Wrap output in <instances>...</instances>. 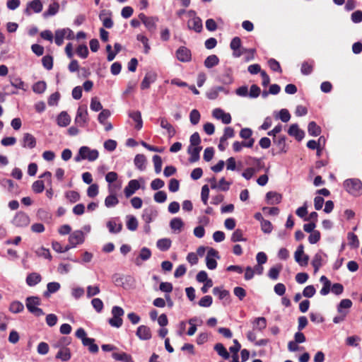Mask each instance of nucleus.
<instances>
[{
  "mask_svg": "<svg viewBox=\"0 0 362 362\" xmlns=\"http://www.w3.org/2000/svg\"><path fill=\"white\" fill-rule=\"evenodd\" d=\"M343 185L346 191L354 197H359L362 194V182L359 179H347L344 182Z\"/></svg>",
  "mask_w": 362,
  "mask_h": 362,
  "instance_id": "1",
  "label": "nucleus"
},
{
  "mask_svg": "<svg viewBox=\"0 0 362 362\" xmlns=\"http://www.w3.org/2000/svg\"><path fill=\"white\" fill-rule=\"evenodd\" d=\"M352 301L350 299H343L337 306L338 315L333 318V322L339 324L345 320L349 313V309L352 306Z\"/></svg>",
  "mask_w": 362,
  "mask_h": 362,
  "instance_id": "2",
  "label": "nucleus"
},
{
  "mask_svg": "<svg viewBox=\"0 0 362 362\" xmlns=\"http://www.w3.org/2000/svg\"><path fill=\"white\" fill-rule=\"evenodd\" d=\"M41 304V300L37 296H30L25 300V305L28 310L36 317L45 315L43 310L38 308Z\"/></svg>",
  "mask_w": 362,
  "mask_h": 362,
  "instance_id": "3",
  "label": "nucleus"
},
{
  "mask_svg": "<svg viewBox=\"0 0 362 362\" xmlns=\"http://www.w3.org/2000/svg\"><path fill=\"white\" fill-rule=\"evenodd\" d=\"M99 156V153L95 149H90L89 147L83 146L79 148L78 155L74 160L78 162L81 160H88L89 161L95 160Z\"/></svg>",
  "mask_w": 362,
  "mask_h": 362,
  "instance_id": "4",
  "label": "nucleus"
},
{
  "mask_svg": "<svg viewBox=\"0 0 362 362\" xmlns=\"http://www.w3.org/2000/svg\"><path fill=\"white\" fill-rule=\"evenodd\" d=\"M74 122L80 127H84L88 125L89 117L86 105H80L78 107Z\"/></svg>",
  "mask_w": 362,
  "mask_h": 362,
  "instance_id": "5",
  "label": "nucleus"
},
{
  "mask_svg": "<svg viewBox=\"0 0 362 362\" xmlns=\"http://www.w3.org/2000/svg\"><path fill=\"white\" fill-rule=\"evenodd\" d=\"M29 216L23 211H18L14 216L12 223L18 228H25L30 224Z\"/></svg>",
  "mask_w": 362,
  "mask_h": 362,
  "instance_id": "6",
  "label": "nucleus"
},
{
  "mask_svg": "<svg viewBox=\"0 0 362 362\" xmlns=\"http://www.w3.org/2000/svg\"><path fill=\"white\" fill-rule=\"evenodd\" d=\"M214 257H216L217 259L220 258L218 252L216 250L211 247L209 249L206 257V264L209 269L213 270L215 269L217 267V262Z\"/></svg>",
  "mask_w": 362,
  "mask_h": 362,
  "instance_id": "7",
  "label": "nucleus"
},
{
  "mask_svg": "<svg viewBox=\"0 0 362 362\" xmlns=\"http://www.w3.org/2000/svg\"><path fill=\"white\" fill-rule=\"evenodd\" d=\"M295 260L300 266H306L308 264L309 257L308 255L304 254V246L300 245L294 254Z\"/></svg>",
  "mask_w": 362,
  "mask_h": 362,
  "instance_id": "8",
  "label": "nucleus"
},
{
  "mask_svg": "<svg viewBox=\"0 0 362 362\" xmlns=\"http://www.w3.org/2000/svg\"><path fill=\"white\" fill-rule=\"evenodd\" d=\"M85 240L84 233L81 230H75L69 237V245L71 247H76L77 245L82 244Z\"/></svg>",
  "mask_w": 362,
  "mask_h": 362,
  "instance_id": "9",
  "label": "nucleus"
},
{
  "mask_svg": "<svg viewBox=\"0 0 362 362\" xmlns=\"http://www.w3.org/2000/svg\"><path fill=\"white\" fill-rule=\"evenodd\" d=\"M212 115L217 119H221L223 124H228L231 122V116L229 113L225 112L220 108H216L212 112Z\"/></svg>",
  "mask_w": 362,
  "mask_h": 362,
  "instance_id": "10",
  "label": "nucleus"
},
{
  "mask_svg": "<svg viewBox=\"0 0 362 362\" xmlns=\"http://www.w3.org/2000/svg\"><path fill=\"white\" fill-rule=\"evenodd\" d=\"M176 56L177 59L182 62H189L192 58L191 51L184 46L180 47L176 51Z\"/></svg>",
  "mask_w": 362,
  "mask_h": 362,
  "instance_id": "11",
  "label": "nucleus"
},
{
  "mask_svg": "<svg viewBox=\"0 0 362 362\" xmlns=\"http://www.w3.org/2000/svg\"><path fill=\"white\" fill-rule=\"evenodd\" d=\"M288 134L295 137V139L300 141H301L304 136H305V132L302 129H300L297 124H293L290 126Z\"/></svg>",
  "mask_w": 362,
  "mask_h": 362,
  "instance_id": "12",
  "label": "nucleus"
},
{
  "mask_svg": "<svg viewBox=\"0 0 362 362\" xmlns=\"http://www.w3.org/2000/svg\"><path fill=\"white\" fill-rule=\"evenodd\" d=\"M36 139L30 133H25L22 139V146L23 148H33L36 146Z\"/></svg>",
  "mask_w": 362,
  "mask_h": 362,
  "instance_id": "13",
  "label": "nucleus"
},
{
  "mask_svg": "<svg viewBox=\"0 0 362 362\" xmlns=\"http://www.w3.org/2000/svg\"><path fill=\"white\" fill-rule=\"evenodd\" d=\"M140 188L139 182L137 180H131L127 186L124 189L126 197H129L135 193L136 190Z\"/></svg>",
  "mask_w": 362,
  "mask_h": 362,
  "instance_id": "14",
  "label": "nucleus"
},
{
  "mask_svg": "<svg viewBox=\"0 0 362 362\" xmlns=\"http://www.w3.org/2000/svg\"><path fill=\"white\" fill-rule=\"evenodd\" d=\"M202 146H189L187 148V153L190 156L189 158V162L191 163L198 161L200 158V151H202Z\"/></svg>",
  "mask_w": 362,
  "mask_h": 362,
  "instance_id": "15",
  "label": "nucleus"
},
{
  "mask_svg": "<svg viewBox=\"0 0 362 362\" xmlns=\"http://www.w3.org/2000/svg\"><path fill=\"white\" fill-rule=\"evenodd\" d=\"M136 334L141 340H148L151 338V331L146 325H140L137 328Z\"/></svg>",
  "mask_w": 362,
  "mask_h": 362,
  "instance_id": "16",
  "label": "nucleus"
},
{
  "mask_svg": "<svg viewBox=\"0 0 362 362\" xmlns=\"http://www.w3.org/2000/svg\"><path fill=\"white\" fill-rule=\"evenodd\" d=\"M187 27L189 30H193L197 33H200L203 28L202 21L200 18L194 16L188 21Z\"/></svg>",
  "mask_w": 362,
  "mask_h": 362,
  "instance_id": "17",
  "label": "nucleus"
},
{
  "mask_svg": "<svg viewBox=\"0 0 362 362\" xmlns=\"http://www.w3.org/2000/svg\"><path fill=\"white\" fill-rule=\"evenodd\" d=\"M157 75L153 72H148L146 74L142 82L141 83V88L142 90L149 88L151 84L156 81Z\"/></svg>",
  "mask_w": 362,
  "mask_h": 362,
  "instance_id": "18",
  "label": "nucleus"
},
{
  "mask_svg": "<svg viewBox=\"0 0 362 362\" xmlns=\"http://www.w3.org/2000/svg\"><path fill=\"white\" fill-rule=\"evenodd\" d=\"M230 47V49L233 51V57H239L242 55V52L240 51V48L241 47V40L239 37H235L232 39Z\"/></svg>",
  "mask_w": 362,
  "mask_h": 362,
  "instance_id": "19",
  "label": "nucleus"
},
{
  "mask_svg": "<svg viewBox=\"0 0 362 362\" xmlns=\"http://www.w3.org/2000/svg\"><path fill=\"white\" fill-rule=\"evenodd\" d=\"M111 13L103 10L99 14V18L103 21V25L106 28H111L113 26V21L110 17Z\"/></svg>",
  "mask_w": 362,
  "mask_h": 362,
  "instance_id": "20",
  "label": "nucleus"
},
{
  "mask_svg": "<svg viewBox=\"0 0 362 362\" xmlns=\"http://www.w3.org/2000/svg\"><path fill=\"white\" fill-rule=\"evenodd\" d=\"M286 137L285 136H279L277 138H273V142L276 145L279 153H286L288 147L286 143Z\"/></svg>",
  "mask_w": 362,
  "mask_h": 362,
  "instance_id": "21",
  "label": "nucleus"
},
{
  "mask_svg": "<svg viewBox=\"0 0 362 362\" xmlns=\"http://www.w3.org/2000/svg\"><path fill=\"white\" fill-rule=\"evenodd\" d=\"M266 199L269 204H276L281 202L282 196L281 194L276 192H269L266 194Z\"/></svg>",
  "mask_w": 362,
  "mask_h": 362,
  "instance_id": "22",
  "label": "nucleus"
},
{
  "mask_svg": "<svg viewBox=\"0 0 362 362\" xmlns=\"http://www.w3.org/2000/svg\"><path fill=\"white\" fill-rule=\"evenodd\" d=\"M158 212L153 209H146L144 210L142 218L146 223L148 224L157 216Z\"/></svg>",
  "mask_w": 362,
  "mask_h": 362,
  "instance_id": "23",
  "label": "nucleus"
},
{
  "mask_svg": "<svg viewBox=\"0 0 362 362\" xmlns=\"http://www.w3.org/2000/svg\"><path fill=\"white\" fill-rule=\"evenodd\" d=\"M158 21V18L156 16H150L144 22L145 27L148 29V30L153 33L156 32L157 29V22Z\"/></svg>",
  "mask_w": 362,
  "mask_h": 362,
  "instance_id": "24",
  "label": "nucleus"
},
{
  "mask_svg": "<svg viewBox=\"0 0 362 362\" xmlns=\"http://www.w3.org/2000/svg\"><path fill=\"white\" fill-rule=\"evenodd\" d=\"M160 127L163 129L167 130L169 137H173L175 135L176 131L173 126L168 122L166 118L161 117L160 118Z\"/></svg>",
  "mask_w": 362,
  "mask_h": 362,
  "instance_id": "25",
  "label": "nucleus"
},
{
  "mask_svg": "<svg viewBox=\"0 0 362 362\" xmlns=\"http://www.w3.org/2000/svg\"><path fill=\"white\" fill-rule=\"evenodd\" d=\"M42 280V276L40 274L33 272L29 274L26 277V284L29 286H34L40 283Z\"/></svg>",
  "mask_w": 362,
  "mask_h": 362,
  "instance_id": "26",
  "label": "nucleus"
},
{
  "mask_svg": "<svg viewBox=\"0 0 362 362\" xmlns=\"http://www.w3.org/2000/svg\"><path fill=\"white\" fill-rule=\"evenodd\" d=\"M129 116L136 122L135 129L140 130L143 127V120L141 112L139 110L131 112L129 114Z\"/></svg>",
  "mask_w": 362,
  "mask_h": 362,
  "instance_id": "27",
  "label": "nucleus"
},
{
  "mask_svg": "<svg viewBox=\"0 0 362 362\" xmlns=\"http://www.w3.org/2000/svg\"><path fill=\"white\" fill-rule=\"evenodd\" d=\"M326 255L322 251L316 253L312 260V265L314 268V272L316 273L322 265V256Z\"/></svg>",
  "mask_w": 362,
  "mask_h": 362,
  "instance_id": "28",
  "label": "nucleus"
},
{
  "mask_svg": "<svg viewBox=\"0 0 362 362\" xmlns=\"http://www.w3.org/2000/svg\"><path fill=\"white\" fill-rule=\"evenodd\" d=\"M57 124L60 127H66L70 124L71 117L69 114L63 111L57 117Z\"/></svg>",
  "mask_w": 362,
  "mask_h": 362,
  "instance_id": "29",
  "label": "nucleus"
},
{
  "mask_svg": "<svg viewBox=\"0 0 362 362\" xmlns=\"http://www.w3.org/2000/svg\"><path fill=\"white\" fill-rule=\"evenodd\" d=\"M71 352L69 349L66 347L60 348L59 351L56 354L55 358L60 359L62 361H68L71 358Z\"/></svg>",
  "mask_w": 362,
  "mask_h": 362,
  "instance_id": "30",
  "label": "nucleus"
},
{
  "mask_svg": "<svg viewBox=\"0 0 362 362\" xmlns=\"http://www.w3.org/2000/svg\"><path fill=\"white\" fill-rule=\"evenodd\" d=\"M61 286L58 282H49L47 285V291L43 293L44 297H49L51 293H56L60 288Z\"/></svg>",
  "mask_w": 362,
  "mask_h": 362,
  "instance_id": "31",
  "label": "nucleus"
},
{
  "mask_svg": "<svg viewBox=\"0 0 362 362\" xmlns=\"http://www.w3.org/2000/svg\"><path fill=\"white\" fill-rule=\"evenodd\" d=\"M84 346L88 347V351L92 354L98 352V346L95 343V339L93 338L85 339L84 342L82 344Z\"/></svg>",
  "mask_w": 362,
  "mask_h": 362,
  "instance_id": "32",
  "label": "nucleus"
},
{
  "mask_svg": "<svg viewBox=\"0 0 362 362\" xmlns=\"http://www.w3.org/2000/svg\"><path fill=\"white\" fill-rule=\"evenodd\" d=\"M320 281L323 284V286L320 293L322 296H326L329 293L332 288L331 281L325 276H322Z\"/></svg>",
  "mask_w": 362,
  "mask_h": 362,
  "instance_id": "33",
  "label": "nucleus"
},
{
  "mask_svg": "<svg viewBox=\"0 0 362 362\" xmlns=\"http://www.w3.org/2000/svg\"><path fill=\"white\" fill-rule=\"evenodd\" d=\"M219 63V59L216 54H211L208 56L204 60V66L207 69H211L218 65Z\"/></svg>",
  "mask_w": 362,
  "mask_h": 362,
  "instance_id": "34",
  "label": "nucleus"
},
{
  "mask_svg": "<svg viewBox=\"0 0 362 362\" xmlns=\"http://www.w3.org/2000/svg\"><path fill=\"white\" fill-rule=\"evenodd\" d=\"M134 162L139 170L142 171L146 168V159L144 155L137 154L134 158Z\"/></svg>",
  "mask_w": 362,
  "mask_h": 362,
  "instance_id": "35",
  "label": "nucleus"
},
{
  "mask_svg": "<svg viewBox=\"0 0 362 362\" xmlns=\"http://www.w3.org/2000/svg\"><path fill=\"white\" fill-rule=\"evenodd\" d=\"M308 132L310 136H317L321 134V128L315 122L312 121L308 124Z\"/></svg>",
  "mask_w": 362,
  "mask_h": 362,
  "instance_id": "36",
  "label": "nucleus"
},
{
  "mask_svg": "<svg viewBox=\"0 0 362 362\" xmlns=\"http://www.w3.org/2000/svg\"><path fill=\"white\" fill-rule=\"evenodd\" d=\"M107 227L111 233H118L122 229V224L121 223H117L115 221L110 220L107 223Z\"/></svg>",
  "mask_w": 362,
  "mask_h": 362,
  "instance_id": "37",
  "label": "nucleus"
},
{
  "mask_svg": "<svg viewBox=\"0 0 362 362\" xmlns=\"http://www.w3.org/2000/svg\"><path fill=\"white\" fill-rule=\"evenodd\" d=\"M170 226L175 232L180 233L184 226V223L180 218H174L170 221Z\"/></svg>",
  "mask_w": 362,
  "mask_h": 362,
  "instance_id": "38",
  "label": "nucleus"
},
{
  "mask_svg": "<svg viewBox=\"0 0 362 362\" xmlns=\"http://www.w3.org/2000/svg\"><path fill=\"white\" fill-rule=\"evenodd\" d=\"M172 241L169 238H162L157 241V247L161 251H167L171 247Z\"/></svg>",
  "mask_w": 362,
  "mask_h": 362,
  "instance_id": "39",
  "label": "nucleus"
},
{
  "mask_svg": "<svg viewBox=\"0 0 362 362\" xmlns=\"http://www.w3.org/2000/svg\"><path fill=\"white\" fill-rule=\"evenodd\" d=\"M29 8L33 10L35 13H40L42 10V4L40 0H33L28 4L25 10L27 13H28Z\"/></svg>",
  "mask_w": 362,
  "mask_h": 362,
  "instance_id": "40",
  "label": "nucleus"
},
{
  "mask_svg": "<svg viewBox=\"0 0 362 362\" xmlns=\"http://www.w3.org/2000/svg\"><path fill=\"white\" fill-rule=\"evenodd\" d=\"M313 66H314V61L311 60L310 62H303L300 71L302 74L303 75H309L313 71Z\"/></svg>",
  "mask_w": 362,
  "mask_h": 362,
  "instance_id": "41",
  "label": "nucleus"
},
{
  "mask_svg": "<svg viewBox=\"0 0 362 362\" xmlns=\"http://www.w3.org/2000/svg\"><path fill=\"white\" fill-rule=\"evenodd\" d=\"M112 356L116 361H120L123 362H133L132 357L125 352L112 353Z\"/></svg>",
  "mask_w": 362,
  "mask_h": 362,
  "instance_id": "42",
  "label": "nucleus"
},
{
  "mask_svg": "<svg viewBox=\"0 0 362 362\" xmlns=\"http://www.w3.org/2000/svg\"><path fill=\"white\" fill-rule=\"evenodd\" d=\"M59 10V4L54 1L52 4H49L48 9L43 13V16L44 17L54 16L58 13Z\"/></svg>",
  "mask_w": 362,
  "mask_h": 362,
  "instance_id": "43",
  "label": "nucleus"
},
{
  "mask_svg": "<svg viewBox=\"0 0 362 362\" xmlns=\"http://www.w3.org/2000/svg\"><path fill=\"white\" fill-rule=\"evenodd\" d=\"M248 160H250L247 162L248 164L255 165L253 168H255L256 173L264 168V163L262 162L261 158L249 157Z\"/></svg>",
  "mask_w": 362,
  "mask_h": 362,
  "instance_id": "44",
  "label": "nucleus"
},
{
  "mask_svg": "<svg viewBox=\"0 0 362 362\" xmlns=\"http://www.w3.org/2000/svg\"><path fill=\"white\" fill-rule=\"evenodd\" d=\"M214 350L218 353L219 356L223 357L224 359L229 358L230 354L222 344L218 343L215 344Z\"/></svg>",
  "mask_w": 362,
  "mask_h": 362,
  "instance_id": "45",
  "label": "nucleus"
},
{
  "mask_svg": "<svg viewBox=\"0 0 362 362\" xmlns=\"http://www.w3.org/2000/svg\"><path fill=\"white\" fill-rule=\"evenodd\" d=\"M282 269L281 264H277L275 267H272L268 272V276L273 280H276L279 278V273Z\"/></svg>",
  "mask_w": 362,
  "mask_h": 362,
  "instance_id": "46",
  "label": "nucleus"
},
{
  "mask_svg": "<svg viewBox=\"0 0 362 362\" xmlns=\"http://www.w3.org/2000/svg\"><path fill=\"white\" fill-rule=\"evenodd\" d=\"M213 294L215 296H218L220 300H223L230 296V293L228 291L222 289L220 287H214L213 288Z\"/></svg>",
  "mask_w": 362,
  "mask_h": 362,
  "instance_id": "47",
  "label": "nucleus"
},
{
  "mask_svg": "<svg viewBox=\"0 0 362 362\" xmlns=\"http://www.w3.org/2000/svg\"><path fill=\"white\" fill-rule=\"evenodd\" d=\"M119 203V200L115 194H111L105 199V204L107 207H112Z\"/></svg>",
  "mask_w": 362,
  "mask_h": 362,
  "instance_id": "48",
  "label": "nucleus"
},
{
  "mask_svg": "<svg viewBox=\"0 0 362 362\" xmlns=\"http://www.w3.org/2000/svg\"><path fill=\"white\" fill-rule=\"evenodd\" d=\"M127 227L129 230L134 231L137 229L138 221L136 218L133 216H127Z\"/></svg>",
  "mask_w": 362,
  "mask_h": 362,
  "instance_id": "49",
  "label": "nucleus"
},
{
  "mask_svg": "<svg viewBox=\"0 0 362 362\" xmlns=\"http://www.w3.org/2000/svg\"><path fill=\"white\" fill-rule=\"evenodd\" d=\"M47 88V84L45 81H40L36 82L33 86V90L36 93H42L45 91Z\"/></svg>",
  "mask_w": 362,
  "mask_h": 362,
  "instance_id": "50",
  "label": "nucleus"
},
{
  "mask_svg": "<svg viewBox=\"0 0 362 362\" xmlns=\"http://www.w3.org/2000/svg\"><path fill=\"white\" fill-rule=\"evenodd\" d=\"M23 304L19 301H13L11 303L9 310L13 313H18L23 310Z\"/></svg>",
  "mask_w": 362,
  "mask_h": 362,
  "instance_id": "51",
  "label": "nucleus"
},
{
  "mask_svg": "<svg viewBox=\"0 0 362 362\" xmlns=\"http://www.w3.org/2000/svg\"><path fill=\"white\" fill-rule=\"evenodd\" d=\"M235 132L233 128L227 127L224 129V133L223 135L221 137V141L226 142L228 139L233 138Z\"/></svg>",
  "mask_w": 362,
  "mask_h": 362,
  "instance_id": "52",
  "label": "nucleus"
},
{
  "mask_svg": "<svg viewBox=\"0 0 362 362\" xmlns=\"http://www.w3.org/2000/svg\"><path fill=\"white\" fill-rule=\"evenodd\" d=\"M153 162L154 164V168L156 173L158 174L162 170V159L158 155H154L153 156Z\"/></svg>",
  "mask_w": 362,
  "mask_h": 362,
  "instance_id": "53",
  "label": "nucleus"
},
{
  "mask_svg": "<svg viewBox=\"0 0 362 362\" xmlns=\"http://www.w3.org/2000/svg\"><path fill=\"white\" fill-rule=\"evenodd\" d=\"M42 63L47 70H51L53 67V57L50 55L44 56L42 59Z\"/></svg>",
  "mask_w": 362,
  "mask_h": 362,
  "instance_id": "54",
  "label": "nucleus"
},
{
  "mask_svg": "<svg viewBox=\"0 0 362 362\" xmlns=\"http://www.w3.org/2000/svg\"><path fill=\"white\" fill-rule=\"evenodd\" d=\"M71 339L69 337H62L54 345L56 348H62L71 344Z\"/></svg>",
  "mask_w": 362,
  "mask_h": 362,
  "instance_id": "55",
  "label": "nucleus"
},
{
  "mask_svg": "<svg viewBox=\"0 0 362 362\" xmlns=\"http://www.w3.org/2000/svg\"><path fill=\"white\" fill-rule=\"evenodd\" d=\"M200 117H201L200 113L197 110L194 109L191 111V112L189 114V119H190V122L193 125H196L199 123V122L200 120Z\"/></svg>",
  "mask_w": 362,
  "mask_h": 362,
  "instance_id": "56",
  "label": "nucleus"
},
{
  "mask_svg": "<svg viewBox=\"0 0 362 362\" xmlns=\"http://www.w3.org/2000/svg\"><path fill=\"white\" fill-rule=\"evenodd\" d=\"M137 40L140 41L144 47V53L148 54L149 52V50L151 49L149 45H148V38L144 36V35L139 34L136 36Z\"/></svg>",
  "mask_w": 362,
  "mask_h": 362,
  "instance_id": "57",
  "label": "nucleus"
},
{
  "mask_svg": "<svg viewBox=\"0 0 362 362\" xmlns=\"http://www.w3.org/2000/svg\"><path fill=\"white\" fill-rule=\"evenodd\" d=\"M65 37V33L63 29L57 30L55 31V43L58 46H61L64 42V38Z\"/></svg>",
  "mask_w": 362,
  "mask_h": 362,
  "instance_id": "58",
  "label": "nucleus"
},
{
  "mask_svg": "<svg viewBox=\"0 0 362 362\" xmlns=\"http://www.w3.org/2000/svg\"><path fill=\"white\" fill-rule=\"evenodd\" d=\"M66 197L71 203H75L80 199V194L76 191H69L66 193Z\"/></svg>",
  "mask_w": 362,
  "mask_h": 362,
  "instance_id": "59",
  "label": "nucleus"
},
{
  "mask_svg": "<svg viewBox=\"0 0 362 362\" xmlns=\"http://www.w3.org/2000/svg\"><path fill=\"white\" fill-rule=\"evenodd\" d=\"M76 54L83 59L87 58L88 55V49L86 45H80L76 49Z\"/></svg>",
  "mask_w": 362,
  "mask_h": 362,
  "instance_id": "60",
  "label": "nucleus"
},
{
  "mask_svg": "<svg viewBox=\"0 0 362 362\" xmlns=\"http://www.w3.org/2000/svg\"><path fill=\"white\" fill-rule=\"evenodd\" d=\"M349 245L352 247L356 248L359 245V240L357 235L353 233L348 234Z\"/></svg>",
  "mask_w": 362,
  "mask_h": 362,
  "instance_id": "61",
  "label": "nucleus"
},
{
  "mask_svg": "<svg viewBox=\"0 0 362 362\" xmlns=\"http://www.w3.org/2000/svg\"><path fill=\"white\" fill-rule=\"evenodd\" d=\"M32 189L35 193H41L44 191L45 185L42 180H37L32 185Z\"/></svg>",
  "mask_w": 362,
  "mask_h": 362,
  "instance_id": "62",
  "label": "nucleus"
},
{
  "mask_svg": "<svg viewBox=\"0 0 362 362\" xmlns=\"http://www.w3.org/2000/svg\"><path fill=\"white\" fill-rule=\"evenodd\" d=\"M212 303V297L211 296H205L199 300V305L201 307L208 308L211 305Z\"/></svg>",
  "mask_w": 362,
  "mask_h": 362,
  "instance_id": "63",
  "label": "nucleus"
},
{
  "mask_svg": "<svg viewBox=\"0 0 362 362\" xmlns=\"http://www.w3.org/2000/svg\"><path fill=\"white\" fill-rule=\"evenodd\" d=\"M261 228L264 233H270L272 231L273 226L269 221L262 219L261 223Z\"/></svg>",
  "mask_w": 362,
  "mask_h": 362,
  "instance_id": "64",
  "label": "nucleus"
}]
</instances>
